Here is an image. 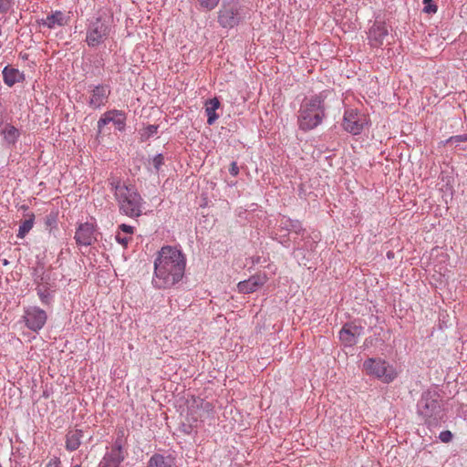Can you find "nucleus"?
<instances>
[{
	"instance_id": "nucleus-18",
	"label": "nucleus",
	"mask_w": 467,
	"mask_h": 467,
	"mask_svg": "<svg viewBox=\"0 0 467 467\" xmlns=\"http://www.w3.org/2000/svg\"><path fill=\"white\" fill-rule=\"evenodd\" d=\"M83 432L80 430H70L66 435V449L70 451L78 450L81 444Z\"/></svg>"
},
{
	"instance_id": "nucleus-3",
	"label": "nucleus",
	"mask_w": 467,
	"mask_h": 467,
	"mask_svg": "<svg viewBox=\"0 0 467 467\" xmlns=\"http://www.w3.org/2000/svg\"><path fill=\"white\" fill-rule=\"evenodd\" d=\"M326 92L306 97L301 103L298 114V126L307 131L317 128L325 117Z\"/></svg>"
},
{
	"instance_id": "nucleus-7",
	"label": "nucleus",
	"mask_w": 467,
	"mask_h": 467,
	"mask_svg": "<svg viewBox=\"0 0 467 467\" xmlns=\"http://www.w3.org/2000/svg\"><path fill=\"white\" fill-rule=\"evenodd\" d=\"M23 319L28 329L38 332L46 325L47 315L46 311L37 306H29L25 309Z\"/></svg>"
},
{
	"instance_id": "nucleus-14",
	"label": "nucleus",
	"mask_w": 467,
	"mask_h": 467,
	"mask_svg": "<svg viewBox=\"0 0 467 467\" xmlns=\"http://www.w3.org/2000/svg\"><path fill=\"white\" fill-rule=\"evenodd\" d=\"M78 244L88 246L96 241V233L93 224L85 223L79 225L75 234Z\"/></svg>"
},
{
	"instance_id": "nucleus-35",
	"label": "nucleus",
	"mask_w": 467,
	"mask_h": 467,
	"mask_svg": "<svg viewBox=\"0 0 467 467\" xmlns=\"http://www.w3.org/2000/svg\"><path fill=\"white\" fill-rule=\"evenodd\" d=\"M157 126H154V125H150L147 127V133H148V136H151L153 134H155L157 132Z\"/></svg>"
},
{
	"instance_id": "nucleus-25",
	"label": "nucleus",
	"mask_w": 467,
	"mask_h": 467,
	"mask_svg": "<svg viewBox=\"0 0 467 467\" xmlns=\"http://www.w3.org/2000/svg\"><path fill=\"white\" fill-rule=\"evenodd\" d=\"M197 2L202 8L210 11L218 5L220 0H197Z\"/></svg>"
},
{
	"instance_id": "nucleus-36",
	"label": "nucleus",
	"mask_w": 467,
	"mask_h": 467,
	"mask_svg": "<svg viewBox=\"0 0 467 467\" xmlns=\"http://www.w3.org/2000/svg\"><path fill=\"white\" fill-rule=\"evenodd\" d=\"M73 467H81V466H80L79 464H76V465H75V466H73Z\"/></svg>"
},
{
	"instance_id": "nucleus-12",
	"label": "nucleus",
	"mask_w": 467,
	"mask_h": 467,
	"mask_svg": "<svg viewBox=\"0 0 467 467\" xmlns=\"http://www.w3.org/2000/svg\"><path fill=\"white\" fill-rule=\"evenodd\" d=\"M363 327L355 323L344 325L339 332V339L346 347H352L357 343L358 337L362 334Z\"/></svg>"
},
{
	"instance_id": "nucleus-9",
	"label": "nucleus",
	"mask_w": 467,
	"mask_h": 467,
	"mask_svg": "<svg viewBox=\"0 0 467 467\" xmlns=\"http://www.w3.org/2000/svg\"><path fill=\"white\" fill-rule=\"evenodd\" d=\"M109 123H112L119 130H124L126 126V114L118 109L106 111L98 121L99 130L101 131L103 127Z\"/></svg>"
},
{
	"instance_id": "nucleus-31",
	"label": "nucleus",
	"mask_w": 467,
	"mask_h": 467,
	"mask_svg": "<svg viewBox=\"0 0 467 467\" xmlns=\"http://www.w3.org/2000/svg\"><path fill=\"white\" fill-rule=\"evenodd\" d=\"M119 229L120 230V233L121 234H127V235H130L131 236L133 234V232H134V228L130 225H127V224H120L119 226Z\"/></svg>"
},
{
	"instance_id": "nucleus-29",
	"label": "nucleus",
	"mask_w": 467,
	"mask_h": 467,
	"mask_svg": "<svg viewBox=\"0 0 467 467\" xmlns=\"http://www.w3.org/2000/svg\"><path fill=\"white\" fill-rule=\"evenodd\" d=\"M440 440L442 442H450L452 440V433L450 431H443L440 433Z\"/></svg>"
},
{
	"instance_id": "nucleus-15",
	"label": "nucleus",
	"mask_w": 467,
	"mask_h": 467,
	"mask_svg": "<svg viewBox=\"0 0 467 467\" xmlns=\"http://www.w3.org/2000/svg\"><path fill=\"white\" fill-rule=\"evenodd\" d=\"M266 282L265 275H254L248 280L239 282L237 285L240 293L250 294L263 286Z\"/></svg>"
},
{
	"instance_id": "nucleus-2",
	"label": "nucleus",
	"mask_w": 467,
	"mask_h": 467,
	"mask_svg": "<svg viewBox=\"0 0 467 467\" xmlns=\"http://www.w3.org/2000/svg\"><path fill=\"white\" fill-rule=\"evenodd\" d=\"M109 184L119 212L129 217L140 216L144 202L135 186L127 185L115 178L109 180Z\"/></svg>"
},
{
	"instance_id": "nucleus-11",
	"label": "nucleus",
	"mask_w": 467,
	"mask_h": 467,
	"mask_svg": "<svg viewBox=\"0 0 467 467\" xmlns=\"http://www.w3.org/2000/svg\"><path fill=\"white\" fill-rule=\"evenodd\" d=\"M110 95V88L108 85H98L94 87L89 93L88 106L94 109L104 106Z\"/></svg>"
},
{
	"instance_id": "nucleus-34",
	"label": "nucleus",
	"mask_w": 467,
	"mask_h": 467,
	"mask_svg": "<svg viewBox=\"0 0 467 467\" xmlns=\"http://www.w3.org/2000/svg\"><path fill=\"white\" fill-rule=\"evenodd\" d=\"M229 171L230 173L233 175V176H236L239 172V168L236 164V162H232L231 164V167L229 169Z\"/></svg>"
},
{
	"instance_id": "nucleus-26",
	"label": "nucleus",
	"mask_w": 467,
	"mask_h": 467,
	"mask_svg": "<svg viewBox=\"0 0 467 467\" xmlns=\"http://www.w3.org/2000/svg\"><path fill=\"white\" fill-rule=\"evenodd\" d=\"M423 12L427 14H435L437 12L438 6L433 4V0H423Z\"/></svg>"
},
{
	"instance_id": "nucleus-21",
	"label": "nucleus",
	"mask_w": 467,
	"mask_h": 467,
	"mask_svg": "<svg viewBox=\"0 0 467 467\" xmlns=\"http://www.w3.org/2000/svg\"><path fill=\"white\" fill-rule=\"evenodd\" d=\"M174 465L173 458L155 454L150 458L148 467H174Z\"/></svg>"
},
{
	"instance_id": "nucleus-19",
	"label": "nucleus",
	"mask_w": 467,
	"mask_h": 467,
	"mask_svg": "<svg viewBox=\"0 0 467 467\" xmlns=\"http://www.w3.org/2000/svg\"><path fill=\"white\" fill-rule=\"evenodd\" d=\"M220 108V101L217 98L209 99L205 103V113L207 115V123L213 125L219 116L216 114V110Z\"/></svg>"
},
{
	"instance_id": "nucleus-27",
	"label": "nucleus",
	"mask_w": 467,
	"mask_h": 467,
	"mask_svg": "<svg viewBox=\"0 0 467 467\" xmlns=\"http://www.w3.org/2000/svg\"><path fill=\"white\" fill-rule=\"evenodd\" d=\"M131 238H132L131 236L124 234H122L120 232H118L116 234V241L119 244H121L123 247H127V245L130 242Z\"/></svg>"
},
{
	"instance_id": "nucleus-4",
	"label": "nucleus",
	"mask_w": 467,
	"mask_h": 467,
	"mask_svg": "<svg viewBox=\"0 0 467 467\" xmlns=\"http://www.w3.org/2000/svg\"><path fill=\"white\" fill-rule=\"evenodd\" d=\"M363 370L368 376L374 377L383 383L394 381L399 372L397 368L380 358H369L363 362Z\"/></svg>"
},
{
	"instance_id": "nucleus-30",
	"label": "nucleus",
	"mask_w": 467,
	"mask_h": 467,
	"mask_svg": "<svg viewBox=\"0 0 467 467\" xmlns=\"http://www.w3.org/2000/svg\"><path fill=\"white\" fill-rule=\"evenodd\" d=\"M164 158L161 154L156 155L152 160V164L154 168L159 171L161 166L163 164Z\"/></svg>"
},
{
	"instance_id": "nucleus-33",
	"label": "nucleus",
	"mask_w": 467,
	"mask_h": 467,
	"mask_svg": "<svg viewBox=\"0 0 467 467\" xmlns=\"http://www.w3.org/2000/svg\"><path fill=\"white\" fill-rule=\"evenodd\" d=\"M46 467H60V461L58 458L55 457L51 459L46 465Z\"/></svg>"
},
{
	"instance_id": "nucleus-28",
	"label": "nucleus",
	"mask_w": 467,
	"mask_h": 467,
	"mask_svg": "<svg viewBox=\"0 0 467 467\" xmlns=\"http://www.w3.org/2000/svg\"><path fill=\"white\" fill-rule=\"evenodd\" d=\"M14 0H0V13L5 14L13 5Z\"/></svg>"
},
{
	"instance_id": "nucleus-8",
	"label": "nucleus",
	"mask_w": 467,
	"mask_h": 467,
	"mask_svg": "<svg viewBox=\"0 0 467 467\" xmlns=\"http://www.w3.org/2000/svg\"><path fill=\"white\" fill-rule=\"evenodd\" d=\"M242 20L239 8L235 5L223 4L218 15V23L223 27L233 28Z\"/></svg>"
},
{
	"instance_id": "nucleus-24",
	"label": "nucleus",
	"mask_w": 467,
	"mask_h": 467,
	"mask_svg": "<svg viewBox=\"0 0 467 467\" xmlns=\"http://www.w3.org/2000/svg\"><path fill=\"white\" fill-rule=\"evenodd\" d=\"M37 295L41 302L45 305H49L51 302V293L49 288L45 285H38L36 287Z\"/></svg>"
},
{
	"instance_id": "nucleus-6",
	"label": "nucleus",
	"mask_w": 467,
	"mask_h": 467,
	"mask_svg": "<svg viewBox=\"0 0 467 467\" xmlns=\"http://www.w3.org/2000/svg\"><path fill=\"white\" fill-rule=\"evenodd\" d=\"M368 123V116L356 109H349L344 113L342 126L344 130L351 134H360L365 126Z\"/></svg>"
},
{
	"instance_id": "nucleus-23",
	"label": "nucleus",
	"mask_w": 467,
	"mask_h": 467,
	"mask_svg": "<svg viewBox=\"0 0 467 467\" xmlns=\"http://www.w3.org/2000/svg\"><path fill=\"white\" fill-rule=\"evenodd\" d=\"M5 140L9 143H15L19 136V131L14 126H5L3 130Z\"/></svg>"
},
{
	"instance_id": "nucleus-10",
	"label": "nucleus",
	"mask_w": 467,
	"mask_h": 467,
	"mask_svg": "<svg viewBox=\"0 0 467 467\" xmlns=\"http://www.w3.org/2000/svg\"><path fill=\"white\" fill-rule=\"evenodd\" d=\"M440 403L431 393L422 395L418 404L419 413L426 420L435 417L440 412Z\"/></svg>"
},
{
	"instance_id": "nucleus-17",
	"label": "nucleus",
	"mask_w": 467,
	"mask_h": 467,
	"mask_svg": "<svg viewBox=\"0 0 467 467\" xmlns=\"http://www.w3.org/2000/svg\"><path fill=\"white\" fill-rule=\"evenodd\" d=\"M388 35V30L383 24H375L368 32V39L372 46L379 47L382 45L384 38Z\"/></svg>"
},
{
	"instance_id": "nucleus-5",
	"label": "nucleus",
	"mask_w": 467,
	"mask_h": 467,
	"mask_svg": "<svg viewBox=\"0 0 467 467\" xmlns=\"http://www.w3.org/2000/svg\"><path fill=\"white\" fill-rule=\"evenodd\" d=\"M110 27L108 22L98 17L88 26L86 42L88 47H95L102 44L109 36Z\"/></svg>"
},
{
	"instance_id": "nucleus-32",
	"label": "nucleus",
	"mask_w": 467,
	"mask_h": 467,
	"mask_svg": "<svg viewBox=\"0 0 467 467\" xmlns=\"http://www.w3.org/2000/svg\"><path fill=\"white\" fill-rule=\"evenodd\" d=\"M464 142L467 141V134L451 136L448 139L447 142Z\"/></svg>"
},
{
	"instance_id": "nucleus-22",
	"label": "nucleus",
	"mask_w": 467,
	"mask_h": 467,
	"mask_svg": "<svg viewBox=\"0 0 467 467\" xmlns=\"http://www.w3.org/2000/svg\"><path fill=\"white\" fill-rule=\"evenodd\" d=\"M35 221V215L34 213L27 214V218L23 221L19 226L17 237L18 238H24L33 228Z\"/></svg>"
},
{
	"instance_id": "nucleus-1",
	"label": "nucleus",
	"mask_w": 467,
	"mask_h": 467,
	"mask_svg": "<svg viewBox=\"0 0 467 467\" xmlns=\"http://www.w3.org/2000/svg\"><path fill=\"white\" fill-rule=\"evenodd\" d=\"M185 267L186 258L181 250L171 245L161 247L154 261L153 286L171 287L182 279Z\"/></svg>"
},
{
	"instance_id": "nucleus-20",
	"label": "nucleus",
	"mask_w": 467,
	"mask_h": 467,
	"mask_svg": "<svg viewBox=\"0 0 467 467\" xmlns=\"http://www.w3.org/2000/svg\"><path fill=\"white\" fill-rule=\"evenodd\" d=\"M23 78V75L19 72L18 69L5 67L3 70V78L5 83L12 87L16 83L19 82Z\"/></svg>"
},
{
	"instance_id": "nucleus-13",
	"label": "nucleus",
	"mask_w": 467,
	"mask_h": 467,
	"mask_svg": "<svg viewBox=\"0 0 467 467\" xmlns=\"http://www.w3.org/2000/svg\"><path fill=\"white\" fill-rule=\"evenodd\" d=\"M124 459L125 454L122 446L119 441H116L110 451L104 455L99 467H119Z\"/></svg>"
},
{
	"instance_id": "nucleus-16",
	"label": "nucleus",
	"mask_w": 467,
	"mask_h": 467,
	"mask_svg": "<svg viewBox=\"0 0 467 467\" xmlns=\"http://www.w3.org/2000/svg\"><path fill=\"white\" fill-rule=\"evenodd\" d=\"M69 16L61 11H56L41 20V25L48 29H54L67 25Z\"/></svg>"
}]
</instances>
